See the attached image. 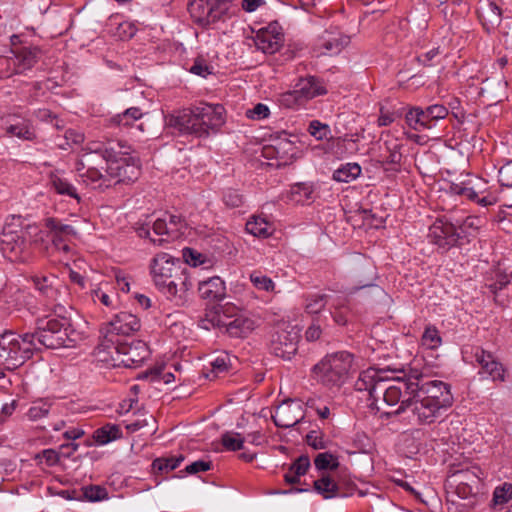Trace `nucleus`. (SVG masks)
I'll return each instance as SVG.
<instances>
[{
	"instance_id": "16",
	"label": "nucleus",
	"mask_w": 512,
	"mask_h": 512,
	"mask_svg": "<svg viewBox=\"0 0 512 512\" xmlns=\"http://www.w3.org/2000/svg\"><path fill=\"white\" fill-rule=\"evenodd\" d=\"M428 238L439 248L448 250L457 245L462 236L452 223L437 219L429 228Z\"/></svg>"
},
{
	"instance_id": "14",
	"label": "nucleus",
	"mask_w": 512,
	"mask_h": 512,
	"mask_svg": "<svg viewBox=\"0 0 512 512\" xmlns=\"http://www.w3.org/2000/svg\"><path fill=\"white\" fill-rule=\"evenodd\" d=\"M118 151V157L113 158L107 166L108 175L119 182L134 181L140 170L139 159L129 156L130 147L127 145Z\"/></svg>"
},
{
	"instance_id": "29",
	"label": "nucleus",
	"mask_w": 512,
	"mask_h": 512,
	"mask_svg": "<svg viewBox=\"0 0 512 512\" xmlns=\"http://www.w3.org/2000/svg\"><path fill=\"white\" fill-rule=\"evenodd\" d=\"M143 116L140 108L131 107L126 109L123 113L117 114L110 119V125L119 127L120 129H131L134 124Z\"/></svg>"
},
{
	"instance_id": "26",
	"label": "nucleus",
	"mask_w": 512,
	"mask_h": 512,
	"mask_svg": "<svg viewBox=\"0 0 512 512\" xmlns=\"http://www.w3.org/2000/svg\"><path fill=\"white\" fill-rule=\"evenodd\" d=\"M125 144L122 142H108L106 144L100 142H90L87 144V150L89 151L86 155L93 157V154H100L106 164H110L113 158L118 157L119 149H123Z\"/></svg>"
},
{
	"instance_id": "17",
	"label": "nucleus",
	"mask_w": 512,
	"mask_h": 512,
	"mask_svg": "<svg viewBox=\"0 0 512 512\" xmlns=\"http://www.w3.org/2000/svg\"><path fill=\"white\" fill-rule=\"evenodd\" d=\"M304 417L302 403L292 399H288L280 404L272 415L275 425L280 428H291L301 422Z\"/></svg>"
},
{
	"instance_id": "32",
	"label": "nucleus",
	"mask_w": 512,
	"mask_h": 512,
	"mask_svg": "<svg viewBox=\"0 0 512 512\" xmlns=\"http://www.w3.org/2000/svg\"><path fill=\"white\" fill-rule=\"evenodd\" d=\"M71 295L69 288L62 289L59 291L58 297L49 305V308L56 317H71Z\"/></svg>"
},
{
	"instance_id": "64",
	"label": "nucleus",
	"mask_w": 512,
	"mask_h": 512,
	"mask_svg": "<svg viewBox=\"0 0 512 512\" xmlns=\"http://www.w3.org/2000/svg\"><path fill=\"white\" fill-rule=\"evenodd\" d=\"M224 203L228 207H239L243 203V197L236 190H228L223 196Z\"/></svg>"
},
{
	"instance_id": "37",
	"label": "nucleus",
	"mask_w": 512,
	"mask_h": 512,
	"mask_svg": "<svg viewBox=\"0 0 512 512\" xmlns=\"http://www.w3.org/2000/svg\"><path fill=\"white\" fill-rule=\"evenodd\" d=\"M121 436V430L119 426L115 424H106L103 427L95 430L93 434L94 440L101 445L119 439Z\"/></svg>"
},
{
	"instance_id": "54",
	"label": "nucleus",
	"mask_w": 512,
	"mask_h": 512,
	"mask_svg": "<svg viewBox=\"0 0 512 512\" xmlns=\"http://www.w3.org/2000/svg\"><path fill=\"white\" fill-rule=\"evenodd\" d=\"M512 498V484L504 483L500 487H496L493 493L494 505H502Z\"/></svg>"
},
{
	"instance_id": "58",
	"label": "nucleus",
	"mask_w": 512,
	"mask_h": 512,
	"mask_svg": "<svg viewBox=\"0 0 512 512\" xmlns=\"http://www.w3.org/2000/svg\"><path fill=\"white\" fill-rule=\"evenodd\" d=\"M223 320L217 312L211 311L210 314H206L205 318L199 320V326L203 329L209 330L211 327H222Z\"/></svg>"
},
{
	"instance_id": "40",
	"label": "nucleus",
	"mask_w": 512,
	"mask_h": 512,
	"mask_svg": "<svg viewBox=\"0 0 512 512\" xmlns=\"http://www.w3.org/2000/svg\"><path fill=\"white\" fill-rule=\"evenodd\" d=\"M183 460H184L183 455H179L176 457L171 456V457L156 458L152 462V470H153L154 474L168 473L170 471L175 470Z\"/></svg>"
},
{
	"instance_id": "52",
	"label": "nucleus",
	"mask_w": 512,
	"mask_h": 512,
	"mask_svg": "<svg viewBox=\"0 0 512 512\" xmlns=\"http://www.w3.org/2000/svg\"><path fill=\"white\" fill-rule=\"evenodd\" d=\"M450 192L466 197L468 199H476L477 198V191L475 190V187L471 185V181L463 182V183H452L450 185Z\"/></svg>"
},
{
	"instance_id": "56",
	"label": "nucleus",
	"mask_w": 512,
	"mask_h": 512,
	"mask_svg": "<svg viewBox=\"0 0 512 512\" xmlns=\"http://www.w3.org/2000/svg\"><path fill=\"white\" fill-rule=\"evenodd\" d=\"M307 444L315 450L325 449L327 441L324 440L322 432L312 430L306 435Z\"/></svg>"
},
{
	"instance_id": "42",
	"label": "nucleus",
	"mask_w": 512,
	"mask_h": 512,
	"mask_svg": "<svg viewBox=\"0 0 512 512\" xmlns=\"http://www.w3.org/2000/svg\"><path fill=\"white\" fill-rule=\"evenodd\" d=\"M45 226L50 230L52 234H56L63 237H76L77 231L71 225L64 224L56 218H47Z\"/></svg>"
},
{
	"instance_id": "15",
	"label": "nucleus",
	"mask_w": 512,
	"mask_h": 512,
	"mask_svg": "<svg viewBox=\"0 0 512 512\" xmlns=\"http://www.w3.org/2000/svg\"><path fill=\"white\" fill-rule=\"evenodd\" d=\"M326 93L327 90L322 80L315 76H307L300 78L294 90L284 95V101L286 103L291 101H307Z\"/></svg>"
},
{
	"instance_id": "33",
	"label": "nucleus",
	"mask_w": 512,
	"mask_h": 512,
	"mask_svg": "<svg viewBox=\"0 0 512 512\" xmlns=\"http://www.w3.org/2000/svg\"><path fill=\"white\" fill-rule=\"evenodd\" d=\"M80 177L84 182L93 185L95 188H101L103 186H110V182L113 179L105 170V174L102 173L98 168L92 166L87 167L86 171L80 173Z\"/></svg>"
},
{
	"instance_id": "6",
	"label": "nucleus",
	"mask_w": 512,
	"mask_h": 512,
	"mask_svg": "<svg viewBox=\"0 0 512 512\" xmlns=\"http://www.w3.org/2000/svg\"><path fill=\"white\" fill-rule=\"evenodd\" d=\"M353 364V355L340 351L326 355L313 369V377L327 387H339L347 380Z\"/></svg>"
},
{
	"instance_id": "12",
	"label": "nucleus",
	"mask_w": 512,
	"mask_h": 512,
	"mask_svg": "<svg viewBox=\"0 0 512 512\" xmlns=\"http://www.w3.org/2000/svg\"><path fill=\"white\" fill-rule=\"evenodd\" d=\"M229 9L228 0H190L188 10L201 25H210L220 20Z\"/></svg>"
},
{
	"instance_id": "19",
	"label": "nucleus",
	"mask_w": 512,
	"mask_h": 512,
	"mask_svg": "<svg viewBox=\"0 0 512 512\" xmlns=\"http://www.w3.org/2000/svg\"><path fill=\"white\" fill-rule=\"evenodd\" d=\"M298 349V335L288 331H279L271 340V352L282 359L290 360Z\"/></svg>"
},
{
	"instance_id": "10",
	"label": "nucleus",
	"mask_w": 512,
	"mask_h": 512,
	"mask_svg": "<svg viewBox=\"0 0 512 512\" xmlns=\"http://www.w3.org/2000/svg\"><path fill=\"white\" fill-rule=\"evenodd\" d=\"M406 410H411L417 421L424 424L433 423L441 416L442 411H444L428 399L423 398L422 400L420 394L409 391V397L407 399L401 400L400 405H398L395 410L382 412L381 417L397 416Z\"/></svg>"
},
{
	"instance_id": "4",
	"label": "nucleus",
	"mask_w": 512,
	"mask_h": 512,
	"mask_svg": "<svg viewBox=\"0 0 512 512\" xmlns=\"http://www.w3.org/2000/svg\"><path fill=\"white\" fill-rule=\"evenodd\" d=\"M100 362L109 367L135 368L142 364L150 354L147 344L142 340H128L106 350H95Z\"/></svg>"
},
{
	"instance_id": "7",
	"label": "nucleus",
	"mask_w": 512,
	"mask_h": 512,
	"mask_svg": "<svg viewBox=\"0 0 512 512\" xmlns=\"http://www.w3.org/2000/svg\"><path fill=\"white\" fill-rule=\"evenodd\" d=\"M483 476L482 469L477 465H470L461 469H451L446 485L453 491L447 492L448 497L453 498L457 496L461 499L475 498L483 489ZM451 501L454 502L453 499Z\"/></svg>"
},
{
	"instance_id": "21",
	"label": "nucleus",
	"mask_w": 512,
	"mask_h": 512,
	"mask_svg": "<svg viewBox=\"0 0 512 512\" xmlns=\"http://www.w3.org/2000/svg\"><path fill=\"white\" fill-rule=\"evenodd\" d=\"M33 284L39 293L46 300V305L49 306L56 297L59 291L66 289L68 286L55 275L48 276H34L32 277Z\"/></svg>"
},
{
	"instance_id": "51",
	"label": "nucleus",
	"mask_w": 512,
	"mask_h": 512,
	"mask_svg": "<svg viewBox=\"0 0 512 512\" xmlns=\"http://www.w3.org/2000/svg\"><path fill=\"white\" fill-rule=\"evenodd\" d=\"M250 280L258 290L271 292L275 288V284L272 279L258 271H254L250 274Z\"/></svg>"
},
{
	"instance_id": "53",
	"label": "nucleus",
	"mask_w": 512,
	"mask_h": 512,
	"mask_svg": "<svg viewBox=\"0 0 512 512\" xmlns=\"http://www.w3.org/2000/svg\"><path fill=\"white\" fill-rule=\"evenodd\" d=\"M314 189L311 184L298 183L292 187V195L297 202L309 201L313 198Z\"/></svg>"
},
{
	"instance_id": "55",
	"label": "nucleus",
	"mask_w": 512,
	"mask_h": 512,
	"mask_svg": "<svg viewBox=\"0 0 512 512\" xmlns=\"http://www.w3.org/2000/svg\"><path fill=\"white\" fill-rule=\"evenodd\" d=\"M165 216L168 220V237L176 238L181 233L182 228L184 227V220L180 215L167 214Z\"/></svg>"
},
{
	"instance_id": "28",
	"label": "nucleus",
	"mask_w": 512,
	"mask_h": 512,
	"mask_svg": "<svg viewBox=\"0 0 512 512\" xmlns=\"http://www.w3.org/2000/svg\"><path fill=\"white\" fill-rule=\"evenodd\" d=\"M313 487L324 499L348 496L347 493L340 492L339 485L329 475L322 476L320 479L315 480Z\"/></svg>"
},
{
	"instance_id": "41",
	"label": "nucleus",
	"mask_w": 512,
	"mask_h": 512,
	"mask_svg": "<svg viewBox=\"0 0 512 512\" xmlns=\"http://www.w3.org/2000/svg\"><path fill=\"white\" fill-rule=\"evenodd\" d=\"M330 304V297L326 294L312 293L305 296V311L309 314L321 312Z\"/></svg>"
},
{
	"instance_id": "18",
	"label": "nucleus",
	"mask_w": 512,
	"mask_h": 512,
	"mask_svg": "<svg viewBox=\"0 0 512 512\" xmlns=\"http://www.w3.org/2000/svg\"><path fill=\"white\" fill-rule=\"evenodd\" d=\"M349 44V37L339 31L326 30L320 35L313 47L317 57L338 55Z\"/></svg>"
},
{
	"instance_id": "35",
	"label": "nucleus",
	"mask_w": 512,
	"mask_h": 512,
	"mask_svg": "<svg viewBox=\"0 0 512 512\" xmlns=\"http://www.w3.org/2000/svg\"><path fill=\"white\" fill-rule=\"evenodd\" d=\"M5 131H6V133H5L6 136H9V137L15 136L19 139L28 140V141H32L36 137L34 130L31 128L29 123L25 120L18 121L16 123H10L9 125H7Z\"/></svg>"
},
{
	"instance_id": "43",
	"label": "nucleus",
	"mask_w": 512,
	"mask_h": 512,
	"mask_svg": "<svg viewBox=\"0 0 512 512\" xmlns=\"http://www.w3.org/2000/svg\"><path fill=\"white\" fill-rule=\"evenodd\" d=\"M81 500L98 502L108 498V491L100 485L83 486L80 490Z\"/></svg>"
},
{
	"instance_id": "20",
	"label": "nucleus",
	"mask_w": 512,
	"mask_h": 512,
	"mask_svg": "<svg viewBox=\"0 0 512 512\" xmlns=\"http://www.w3.org/2000/svg\"><path fill=\"white\" fill-rule=\"evenodd\" d=\"M13 71L15 74L30 70L38 62L41 50L36 46L11 48Z\"/></svg>"
},
{
	"instance_id": "57",
	"label": "nucleus",
	"mask_w": 512,
	"mask_h": 512,
	"mask_svg": "<svg viewBox=\"0 0 512 512\" xmlns=\"http://www.w3.org/2000/svg\"><path fill=\"white\" fill-rule=\"evenodd\" d=\"M331 315L334 321L338 325H345L347 323V309H345L344 304L342 303H331Z\"/></svg>"
},
{
	"instance_id": "63",
	"label": "nucleus",
	"mask_w": 512,
	"mask_h": 512,
	"mask_svg": "<svg viewBox=\"0 0 512 512\" xmlns=\"http://www.w3.org/2000/svg\"><path fill=\"white\" fill-rule=\"evenodd\" d=\"M269 108L267 105L258 103L252 109L246 111V116L251 119L261 120L269 116Z\"/></svg>"
},
{
	"instance_id": "11",
	"label": "nucleus",
	"mask_w": 512,
	"mask_h": 512,
	"mask_svg": "<svg viewBox=\"0 0 512 512\" xmlns=\"http://www.w3.org/2000/svg\"><path fill=\"white\" fill-rule=\"evenodd\" d=\"M27 235L28 232L22 228L5 225L0 234V251L3 256L11 261L25 260L29 247Z\"/></svg>"
},
{
	"instance_id": "23",
	"label": "nucleus",
	"mask_w": 512,
	"mask_h": 512,
	"mask_svg": "<svg viewBox=\"0 0 512 512\" xmlns=\"http://www.w3.org/2000/svg\"><path fill=\"white\" fill-rule=\"evenodd\" d=\"M382 374L383 371L375 368H368L360 372L358 379L355 382V389L357 391L368 392L369 399L374 401L378 391L376 386L380 383V380H383L384 378Z\"/></svg>"
},
{
	"instance_id": "60",
	"label": "nucleus",
	"mask_w": 512,
	"mask_h": 512,
	"mask_svg": "<svg viewBox=\"0 0 512 512\" xmlns=\"http://www.w3.org/2000/svg\"><path fill=\"white\" fill-rule=\"evenodd\" d=\"M426 108L428 109V114L430 113V118H432L436 124L438 121L445 119L449 114L447 107L442 104H433Z\"/></svg>"
},
{
	"instance_id": "22",
	"label": "nucleus",
	"mask_w": 512,
	"mask_h": 512,
	"mask_svg": "<svg viewBox=\"0 0 512 512\" xmlns=\"http://www.w3.org/2000/svg\"><path fill=\"white\" fill-rule=\"evenodd\" d=\"M475 361L481 366V373L490 376L494 381L505 380V370L501 363L496 361L494 356L482 348H476L474 352Z\"/></svg>"
},
{
	"instance_id": "9",
	"label": "nucleus",
	"mask_w": 512,
	"mask_h": 512,
	"mask_svg": "<svg viewBox=\"0 0 512 512\" xmlns=\"http://www.w3.org/2000/svg\"><path fill=\"white\" fill-rule=\"evenodd\" d=\"M407 389L428 399L443 410H447L453 404V395L450 385L441 380H425L422 374L415 372Z\"/></svg>"
},
{
	"instance_id": "25",
	"label": "nucleus",
	"mask_w": 512,
	"mask_h": 512,
	"mask_svg": "<svg viewBox=\"0 0 512 512\" xmlns=\"http://www.w3.org/2000/svg\"><path fill=\"white\" fill-rule=\"evenodd\" d=\"M198 291L203 299L213 301H221L226 295L225 283L218 276L201 281L198 286Z\"/></svg>"
},
{
	"instance_id": "8",
	"label": "nucleus",
	"mask_w": 512,
	"mask_h": 512,
	"mask_svg": "<svg viewBox=\"0 0 512 512\" xmlns=\"http://www.w3.org/2000/svg\"><path fill=\"white\" fill-rule=\"evenodd\" d=\"M140 327L141 323L136 315L126 311L116 314L101 328L102 340L95 350L114 348L128 340Z\"/></svg>"
},
{
	"instance_id": "24",
	"label": "nucleus",
	"mask_w": 512,
	"mask_h": 512,
	"mask_svg": "<svg viewBox=\"0 0 512 512\" xmlns=\"http://www.w3.org/2000/svg\"><path fill=\"white\" fill-rule=\"evenodd\" d=\"M407 125L415 131H425L436 127V122L430 118L428 109L422 107H413L409 109L405 116Z\"/></svg>"
},
{
	"instance_id": "61",
	"label": "nucleus",
	"mask_w": 512,
	"mask_h": 512,
	"mask_svg": "<svg viewBox=\"0 0 512 512\" xmlns=\"http://www.w3.org/2000/svg\"><path fill=\"white\" fill-rule=\"evenodd\" d=\"M306 406L314 410L321 419H327L330 416L329 407L320 403V401L316 399H308L306 402Z\"/></svg>"
},
{
	"instance_id": "1",
	"label": "nucleus",
	"mask_w": 512,
	"mask_h": 512,
	"mask_svg": "<svg viewBox=\"0 0 512 512\" xmlns=\"http://www.w3.org/2000/svg\"><path fill=\"white\" fill-rule=\"evenodd\" d=\"M151 274L156 287L176 306L188 303L192 282L178 259L167 253L157 254L152 260Z\"/></svg>"
},
{
	"instance_id": "44",
	"label": "nucleus",
	"mask_w": 512,
	"mask_h": 512,
	"mask_svg": "<svg viewBox=\"0 0 512 512\" xmlns=\"http://www.w3.org/2000/svg\"><path fill=\"white\" fill-rule=\"evenodd\" d=\"M269 228V223L261 217H252L246 223V231L256 237H268L270 235Z\"/></svg>"
},
{
	"instance_id": "36",
	"label": "nucleus",
	"mask_w": 512,
	"mask_h": 512,
	"mask_svg": "<svg viewBox=\"0 0 512 512\" xmlns=\"http://www.w3.org/2000/svg\"><path fill=\"white\" fill-rule=\"evenodd\" d=\"M361 171V166L358 163H347L334 171L333 179L337 182L349 183L357 179Z\"/></svg>"
},
{
	"instance_id": "59",
	"label": "nucleus",
	"mask_w": 512,
	"mask_h": 512,
	"mask_svg": "<svg viewBox=\"0 0 512 512\" xmlns=\"http://www.w3.org/2000/svg\"><path fill=\"white\" fill-rule=\"evenodd\" d=\"M498 177L502 186L512 187V160L500 168Z\"/></svg>"
},
{
	"instance_id": "50",
	"label": "nucleus",
	"mask_w": 512,
	"mask_h": 512,
	"mask_svg": "<svg viewBox=\"0 0 512 512\" xmlns=\"http://www.w3.org/2000/svg\"><path fill=\"white\" fill-rule=\"evenodd\" d=\"M245 438L240 433L226 432L221 437L222 445L230 451H237L243 448Z\"/></svg>"
},
{
	"instance_id": "3",
	"label": "nucleus",
	"mask_w": 512,
	"mask_h": 512,
	"mask_svg": "<svg viewBox=\"0 0 512 512\" xmlns=\"http://www.w3.org/2000/svg\"><path fill=\"white\" fill-rule=\"evenodd\" d=\"M224 108L221 105L202 103L199 106L183 109L168 118V125L181 135L206 137L210 130H217L223 123Z\"/></svg>"
},
{
	"instance_id": "62",
	"label": "nucleus",
	"mask_w": 512,
	"mask_h": 512,
	"mask_svg": "<svg viewBox=\"0 0 512 512\" xmlns=\"http://www.w3.org/2000/svg\"><path fill=\"white\" fill-rule=\"evenodd\" d=\"M211 67L207 64V62L202 58H196L193 65L190 68V72L201 76L206 77L207 75L211 74Z\"/></svg>"
},
{
	"instance_id": "5",
	"label": "nucleus",
	"mask_w": 512,
	"mask_h": 512,
	"mask_svg": "<svg viewBox=\"0 0 512 512\" xmlns=\"http://www.w3.org/2000/svg\"><path fill=\"white\" fill-rule=\"evenodd\" d=\"M33 337L7 331L0 335V378L5 370H15L33 354Z\"/></svg>"
},
{
	"instance_id": "13",
	"label": "nucleus",
	"mask_w": 512,
	"mask_h": 512,
	"mask_svg": "<svg viewBox=\"0 0 512 512\" xmlns=\"http://www.w3.org/2000/svg\"><path fill=\"white\" fill-rule=\"evenodd\" d=\"M410 380H412V374L409 376L408 380L401 379H387L383 378L380 380V383L376 386L377 394L374 401H371L369 406L377 410V412L381 411V407L379 406V401L382 400L388 406H395L397 404L400 405L401 399L403 397V392L409 395V390L407 387L410 385Z\"/></svg>"
},
{
	"instance_id": "45",
	"label": "nucleus",
	"mask_w": 512,
	"mask_h": 512,
	"mask_svg": "<svg viewBox=\"0 0 512 512\" xmlns=\"http://www.w3.org/2000/svg\"><path fill=\"white\" fill-rule=\"evenodd\" d=\"M483 18L488 29H494L499 26L502 21V10L495 3L489 2L483 12Z\"/></svg>"
},
{
	"instance_id": "38",
	"label": "nucleus",
	"mask_w": 512,
	"mask_h": 512,
	"mask_svg": "<svg viewBox=\"0 0 512 512\" xmlns=\"http://www.w3.org/2000/svg\"><path fill=\"white\" fill-rule=\"evenodd\" d=\"M281 40L282 35L280 33H277L275 35L262 33L260 35H257L256 46L264 53L273 54L279 50Z\"/></svg>"
},
{
	"instance_id": "46",
	"label": "nucleus",
	"mask_w": 512,
	"mask_h": 512,
	"mask_svg": "<svg viewBox=\"0 0 512 512\" xmlns=\"http://www.w3.org/2000/svg\"><path fill=\"white\" fill-rule=\"evenodd\" d=\"M385 148L388 152V155L383 156V159L381 160V163L383 165L391 164V165H398L400 164L402 160V154L400 152L401 145L398 144L396 141H386L385 142Z\"/></svg>"
},
{
	"instance_id": "39",
	"label": "nucleus",
	"mask_w": 512,
	"mask_h": 512,
	"mask_svg": "<svg viewBox=\"0 0 512 512\" xmlns=\"http://www.w3.org/2000/svg\"><path fill=\"white\" fill-rule=\"evenodd\" d=\"M52 402L47 399H38L33 401L31 406L29 407L26 415L31 421H38L42 418H45L52 411Z\"/></svg>"
},
{
	"instance_id": "34",
	"label": "nucleus",
	"mask_w": 512,
	"mask_h": 512,
	"mask_svg": "<svg viewBox=\"0 0 512 512\" xmlns=\"http://www.w3.org/2000/svg\"><path fill=\"white\" fill-rule=\"evenodd\" d=\"M50 183L56 193L74 198L79 203L81 198L77 193V189L64 177H61L57 174L50 175Z\"/></svg>"
},
{
	"instance_id": "27",
	"label": "nucleus",
	"mask_w": 512,
	"mask_h": 512,
	"mask_svg": "<svg viewBox=\"0 0 512 512\" xmlns=\"http://www.w3.org/2000/svg\"><path fill=\"white\" fill-rule=\"evenodd\" d=\"M296 146L294 142L288 138H278L274 144L266 148V155H271V150L274 152V157L286 164L296 154Z\"/></svg>"
},
{
	"instance_id": "49",
	"label": "nucleus",
	"mask_w": 512,
	"mask_h": 512,
	"mask_svg": "<svg viewBox=\"0 0 512 512\" xmlns=\"http://www.w3.org/2000/svg\"><path fill=\"white\" fill-rule=\"evenodd\" d=\"M421 343L427 349H436L441 345L442 339L436 327L428 326L425 329L421 338Z\"/></svg>"
},
{
	"instance_id": "47",
	"label": "nucleus",
	"mask_w": 512,
	"mask_h": 512,
	"mask_svg": "<svg viewBox=\"0 0 512 512\" xmlns=\"http://www.w3.org/2000/svg\"><path fill=\"white\" fill-rule=\"evenodd\" d=\"M314 464L318 470H336L339 467L338 458L329 452L319 453L314 459Z\"/></svg>"
},
{
	"instance_id": "30",
	"label": "nucleus",
	"mask_w": 512,
	"mask_h": 512,
	"mask_svg": "<svg viewBox=\"0 0 512 512\" xmlns=\"http://www.w3.org/2000/svg\"><path fill=\"white\" fill-rule=\"evenodd\" d=\"M310 467V459L308 455L299 456L289 467L288 472L284 475L285 482L288 484L300 483V477L305 475Z\"/></svg>"
},
{
	"instance_id": "2",
	"label": "nucleus",
	"mask_w": 512,
	"mask_h": 512,
	"mask_svg": "<svg viewBox=\"0 0 512 512\" xmlns=\"http://www.w3.org/2000/svg\"><path fill=\"white\" fill-rule=\"evenodd\" d=\"M36 324L34 333H26L33 337V351L38 349V344L49 349L72 348L85 338L80 323L71 317L47 316L38 319Z\"/></svg>"
},
{
	"instance_id": "31",
	"label": "nucleus",
	"mask_w": 512,
	"mask_h": 512,
	"mask_svg": "<svg viewBox=\"0 0 512 512\" xmlns=\"http://www.w3.org/2000/svg\"><path fill=\"white\" fill-rule=\"evenodd\" d=\"M253 321L243 316H238L228 322H224L222 327L226 328L227 333L232 337H245L253 330Z\"/></svg>"
},
{
	"instance_id": "48",
	"label": "nucleus",
	"mask_w": 512,
	"mask_h": 512,
	"mask_svg": "<svg viewBox=\"0 0 512 512\" xmlns=\"http://www.w3.org/2000/svg\"><path fill=\"white\" fill-rule=\"evenodd\" d=\"M308 132L316 140H328L332 138L331 129L328 124H324L319 120H312L308 126Z\"/></svg>"
}]
</instances>
